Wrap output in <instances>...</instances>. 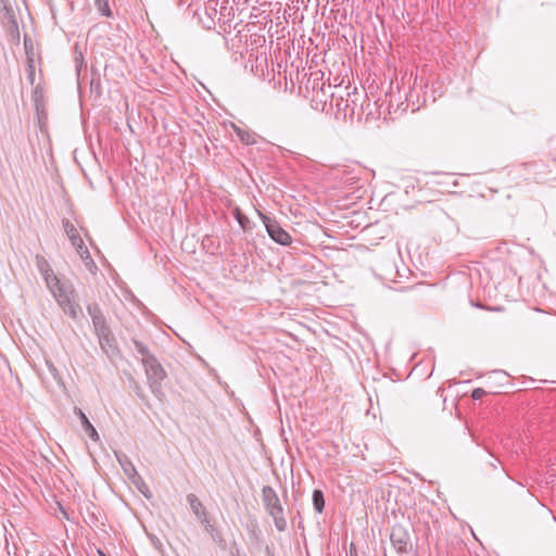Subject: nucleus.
Instances as JSON below:
<instances>
[{
	"mask_svg": "<svg viewBox=\"0 0 556 556\" xmlns=\"http://www.w3.org/2000/svg\"><path fill=\"white\" fill-rule=\"evenodd\" d=\"M42 89L40 88V86H36L34 91H33V100L35 102V105H36V109L39 110V106L41 104V101H42Z\"/></svg>",
	"mask_w": 556,
	"mask_h": 556,
	"instance_id": "4be33fe9",
	"label": "nucleus"
},
{
	"mask_svg": "<svg viewBox=\"0 0 556 556\" xmlns=\"http://www.w3.org/2000/svg\"><path fill=\"white\" fill-rule=\"evenodd\" d=\"M116 455V458L124 471V473L131 480L134 479L137 475H139L136 470V467L135 465L132 464V462L129 459V457L124 454V453H115Z\"/></svg>",
	"mask_w": 556,
	"mask_h": 556,
	"instance_id": "9b49d317",
	"label": "nucleus"
},
{
	"mask_svg": "<svg viewBox=\"0 0 556 556\" xmlns=\"http://www.w3.org/2000/svg\"><path fill=\"white\" fill-rule=\"evenodd\" d=\"M134 345L136 348V351L142 356V364H144V359H147L148 356H153L142 342L134 340Z\"/></svg>",
	"mask_w": 556,
	"mask_h": 556,
	"instance_id": "a211bd4d",
	"label": "nucleus"
},
{
	"mask_svg": "<svg viewBox=\"0 0 556 556\" xmlns=\"http://www.w3.org/2000/svg\"><path fill=\"white\" fill-rule=\"evenodd\" d=\"M262 500H263L266 511L281 505V502H280L276 491L269 485L263 486Z\"/></svg>",
	"mask_w": 556,
	"mask_h": 556,
	"instance_id": "1a4fd4ad",
	"label": "nucleus"
},
{
	"mask_svg": "<svg viewBox=\"0 0 556 556\" xmlns=\"http://www.w3.org/2000/svg\"><path fill=\"white\" fill-rule=\"evenodd\" d=\"M235 217L243 229L249 228L250 219L244 214H242L238 208L235 212Z\"/></svg>",
	"mask_w": 556,
	"mask_h": 556,
	"instance_id": "6ab92c4d",
	"label": "nucleus"
},
{
	"mask_svg": "<svg viewBox=\"0 0 556 556\" xmlns=\"http://www.w3.org/2000/svg\"><path fill=\"white\" fill-rule=\"evenodd\" d=\"M143 366L151 392L156 397L161 399L164 394L162 382L167 377L165 369L155 356H148V358L144 359Z\"/></svg>",
	"mask_w": 556,
	"mask_h": 556,
	"instance_id": "f257e3e1",
	"label": "nucleus"
},
{
	"mask_svg": "<svg viewBox=\"0 0 556 556\" xmlns=\"http://www.w3.org/2000/svg\"><path fill=\"white\" fill-rule=\"evenodd\" d=\"M36 266L39 270V273L42 275L48 288L50 291H53L58 287H60L62 283L60 282L59 278L55 276L53 269L51 268L49 262L46 260L45 256L37 254L36 257Z\"/></svg>",
	"mask_w": 556,
	"mask_h": 556,
	"instance_id": "423d86ee",
	"label": "nucleus"
},
{
	"mask_svg": "<svg viewBox=\"0 0 556 556\" xmlns=\"http://www.w3.org/2000/svg\"><path fill=\"white\" fill-rule=\"evenodd\" d=\"M131 482L137 486V489L147 497H151V492L147 483L143 481V479L140 477V475H137L134 479H131Z\"/></svg>",
	"mask_w": 556,
	"mask_h": 556,
	"instance_id": "dca6fc26",
	"label": "nucleus"
},
{
	"mask_svg": "<svg viewBox=\"0 0 556 556\" xmlns=\"http://www.w3.org/2000/svg\"><path fill=\"white\" fill-rule=\"evenodd\" d=\"M203 525L205 526L206 531H213L214 530V527H213L212 523H211V527L207 526V523H203Z\"/></svg>",
	"mask_w": 556,
	"mask_h": 556,
	"instance_id": "cd10ccee",
	"label": "nucleus"
},
{
	"mask_svg": "<svg viewBox=\"0 0 556 556\" xmlns=\"http://www.w3.org/2000/svg\"><path fill=\"white\" fill-rule=\"evenodd\" d=\"M258 215L266 228V231L271 240L275 242L281 244V245H290L292 242V238L287 232L280 224L275 219L270 218L267 215L263 214L262 212H258Z\"/></svg>",
	"mask_w": 556,
	"mask_h": 556,
	"instance_id": "7ed1b4c3",
	"label": "nucleus"
},
{
	"mask_svg": "<svg viewBox=\"0 0 556 556\" xmlns=\"http://www.w3.org/2000/svg\"><path fill=\"white\" fill-rule=\"evenodd\" d=\"M350 555H351V556H357V553H356V551L354 549V545H353V544H351Z\"/></svg>",
	"mask_w": 556,
	"mask_h": 556,
	"instance_id": "393cba45",
	"label": "nucleus"
},
{
	"mask_svg": "<svg viewBox=\"0 0 556 556\" xmlns=\"http://www.w3.org/2000/svg\"><path fill=\"white\" fill-rule=\"evenodd\" d=\"M187 501L190 505L192 513L197 516L201 523H207L211 527L210 517L205 506L198 498V496L193 493L187 495Z\"/></svg>",
	"mask_w": 556,
	"mask_h": 556,
	"instance_id": "0eeeda50",
	"label": "nucleus"
},
{
	"mask_svg": "<svg viewBox=\"0 0 556 556\" xmlns=\"http://www.w3.org/2000/svg\"><path fill=\"white\" fill-rule=\"evenodd\" d=\"M312 500H313V506H314V509L316 510V513L321 514L325 508V497H324L323 491L317 490V489L314 490Z\"/></svg>",
	"mask_w": 556,
	"mask_h": 556,
	"instance_id": "4468645a",
	"label": "nucleus"
},
{
	"mask_svg": "<svg viewBox=\"0 0 556 556\" xmlns=\"http://www.w3.org/2000/svg\"><path fill=\"white\" fill-rule=\"evenodd\" d=\"M74 414L79 418V420L81 422V427L85 430V432L89 435V438L92 441H96V442L99 441V439H100L99 434H98L96 428L89 421L86 414L79 407H74Z\"/></svg>",
	"mask_w": 556,
	"mask_h": 556,
	"instance_id": "9d476101",
	"label": "nucleus"
},
{
	"mask_svg": "<svg viewBox=\"0 0 556 556\" xmlns=\"http://www.w3.org/2000/svg\"><path fill=\"white\" fill-rule=\"evenodd\" d=\"M485 394H486V392L484 389L476 388L471 393V397L477 401V400H481Z\"/></svg>",
	"mask_w": 556,
	"mask_h": 556,
	"instance_id": "5701e85b",
	"label": "nucleus"
},
{
	"mask_svg": "<svg viewBox=\"0 0 556 556\" xmlns=\"http://www.w3.org/2000/svg\"><path fill=\"white\" fill-rule=\"evenodd\" d=\"M342 102H343V99L341 98L340 101L337 103V108L339 111L343 108V104H341Z\"/></svg>",
	"mask_w": 556,
	"mask_h": 556,
	"instance_id": "a878e982",
	"label": "nucleus"
},
{
	"mask_svg": "<svg viewBox=\"0 0 556 556\" xmlns=\"http://www.w3.org/2000/svg\"><path fill=\"white\" fill-rule=\"evenodd\" d=\"M348 106H349V103H348V101H345L343 110H345Z\"/></svg>",
	"mask_w": 556,
	"mask_h": 556,
	"instance_id": "c756f323",
	"label": "nucleus"
},
{
	"mask_svg": "<svg viewBox=\"0 0 556 556\" xmlns=\"http://www.w3.org/2000/svg\"><path fill=\"white\" fill-rule=\"evenodd\" d=\"M64 231L66 236L68 237L70 241L72 242V245L76 249L77 253L80 255V257L84 261L89 260L91 263H93L90 253L85 245L81 237L79 236L76 227L73 223H71L68 219H63L62 222Z\"/></svg>",
	"mask_w": 556,
	"mask_h": 556,
	"instance_id": "39448f33",
	"label": "nucleus"
},
{
	"mask_svg": "<svg viewBox=\"0 0 556 556\" xmlns=\"http://www.w3.org/2000/svg\"><path fill=\"white\" fill-rule=\"evenodd\" d=\"M424 286H425L424 283H418V285H416L414 288H415V289L424 288Z\"/></svg>",
	"mask_w": 556,
	"mask_h": 556,
	"instance_id": "c85d7f7f",
	"label": "nucleus"
},
{
	"mask_svg": "<svg viewBox=\"0 0 556 556\" xmlns=\"http://www.w3.org/2000/svg\"><path fill=\"white\" fill-rule=\"evenodd\" d=\"M101 556H105L103 553L99 552Z\"/></svg>",
	"mask_w": 556,
	"mask_h": 556,
	"instance_id": "7c9ffc66",
	"label": "nucleus"
},
{
	"mask_svg": "<svg viewBox=\"0 0 556 556\" xmlns=\"http://www.w3.org/2000/svg\"><path fill=\"white\" fill-rule=\"evenodd\" d=\"M390 541L400 554H406L412 548L410 535L402 525H394L391 529Z\"/></svg>",
	"mask_w": 556,
	"mask_h": 556,
	"instance_id": "20e7f679",
	"label": "nucleus"
},
{
	"mask_svg": "<svg viewBox=\"0 0 556 556\" xmlns=\"http://www.w3.org/2000/svg\"><path fill=\"white\" fill-rule=\"evenodd\" d=\"M48 365H49V369H50V371H51V372L53 374V376L55 377V376H56V368H55L52 364H49V363H48Z\"/></svg>",
	"mask_w": 556,
	"mask_h": 556,
	"instance_id": "b1692460",
	"label": "nucleus"
},
{
	"mask_svg": "<svg viewBox=\"0 0 556 556\" xmlns=\"http://www.w3.org/2000/svg\"><path fill=\"white\" fill-rule=\"evenodd\" d=\"M27 78L30 85L35 83V64L33 58L27 59Z\"/></svg>",
	"mask_w": 556,
	"mask_h": 556,
	"instance_id": "412c9836",
	"label": "nucleus"
},
{
	"mask_svg": "<svg viewBox=\"0 0 556 556\" xmlns=\"http://www.w3.org/2000/svg\"><path fill=\"white\" fill-rule=\"evenodd\" d=\"M267 513L269 514V516L273 517L276 529L280 532H283L287 529L288 525L283 515L282 504L279 505L278 507L267 510Z\"/></svg>",
	"mask_w": 556,
	"mask_h": 556,
	"instance_id": "f8f14e48",
	"label": "nucleus"
},
{
	"mask_svg": "<svg viewBox=\"0 0 556 556\" xmlns=\"http://www.w3.org/2000/svg\"><path fill=\"white\" fill-rule=\"evenodd\" d=\"M97 337L99 339L101 349L108 355H116L118 353L117 343H116L115 337L111 329L106 330L104 332L98 333Z\"/></svg>",
	"mask_w": 556,
	"mask_h": 556,
	"instance_id": "6e6552de",
	"label": "nucleus"
},
{
	"mask_svg": "<svg viewBox=\"0 0 556 556\" xmlns=\"http://www.w3.org/2000/svg\"><path fill=\"white\" fill-rule=\"evenodd\" d=\"M233 131L236 132L239 140L247 144V146H253L256 143V134L252 132L250 130L243 129L239 126H236L232 124Z\"/></svg>",
	"mask_w": 556,
	"mask_h": 556,
	"instance_id": "ddd939ff",
	"label": "nucleus"
},
{
	"mask_svg": "<svg viewBox=\"0 0 556 556\" xmlns=\"http://www.w3.org/2000/svg\"><path fill=\"white\" fill-rule=\"evenodd\" d=\"M92 325H93V329H94V333L96 334L104 332V331L111 329L109 327L108 323H106V319H105L104 315L92 319Z\"/></svg>",
	"mask_w": 556,
	"mask_h": 556,
	"instance_id": "2eb2a0df",
	"label": "nucleus"
},
{
	"mask_svg": "<svg viewBox=\"0 0 556 556\" xmlns=\"http://www.w3.org/2000/svg\"><path fill=\"white\" fill-rule=\"evenodd\" d=\"M94 5L97 10L106 17L112 16V11L110 9L109 0H96Z\"/></svg>",
	"mask_w": 556,
	"mask_h": 556,
	"instance_id": "f3484780",
	"label": "nucleus"
},
{
	"mask_svg": "<svg viewBox=\"0 0 556 556\" xmlns=\"http://www.w3.org/2000/svg\"><path fill=\"white\" fill-rule=\"evenodd\" d=\"M87 311H88V314L91 317V320L103 315L100 306L97 303L89 304L87 306Z\"/></svg>",
	"mask_w": 556,
	"mask_h": 556,
	"instance_id": "aec40b11",
	"label": "nucleus"
},
{
	"mask_svg": "<svg viewBox=\"0 0 556 556\" xmlns=\"http://www.w3.org/2000/svg\"><path fill=\"white\" fill-rule=\"evenodd\" d=\"M342 102H343V99L341 98L340 101L337 103V108L339 111L343 108V104H341Z\"/></svg>",
	"mask_w": 556,
	"mask_h": 556,
	"instance_id": "bb28decb",
	"label": "nucleus"
},
{
	"mask_svg": "<svg viewBox=\"0 0 556 556\" xmlns=\"http://www.w3.org/2000/svg\"><path fill=\"white\" fill-rule=\"evenodd\" d=\"M58 301L59 305L62 307L65 314L71 316L73 319L78 317V314L81 312L79 304L75 301L74 290L72 287H67L65 285H61L53 291H51Z\"/></svg>",
	"mask_w": 556,
	"mask_h": 556,
	"instance_id": "f03ea898",
	"label": "nucleus"
}]
</instances>
